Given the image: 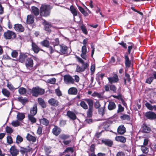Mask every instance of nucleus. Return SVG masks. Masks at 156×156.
Returning a JSON list of instances; mask_svg holds the SVG:
<instances>
[{
    "mask_svg": "<svg viewBox=\"0 0 156 156\" xmlns=\"http://www.w3.org/2000/svg\"><path fill=\"white\" fill-rule=\"evenodd\" d=\"M52 7L49 5H42L40 8V15L47 17L50 16Z\"/></svg>",
    "mask_w": 156,
    "mask_h": 156,
    "instance_id": "obj_1",
    "label": "nucleus"
},
{
    "mask_svg": "<svg viewBox=\"0 0 156 156\" xmlns=\"http://www.w3.org/2000/svg\"><path fill=\"white\" fill-rule=\"evenodd\" d=\"M128 44H131V45L128 46V48L127 51L126 52L124 55V58L125 59V65L126 67H129L130 66L131 64V62L129 60V55L130 54L132 49L134 48V45L133 44L131 43L128 42Z\"/></svg>",
    "mask_w": 156,
    "mask_h": 156,
    "instance_id": "obj_2",
    "label": "nucleus"
},
{
    "mask_svg": "<svg viewBox=\"0 0 156 156\" xmlns=\"http://www.w3.org/2000/svg\"><path fill=\"white\" fill-rule=\"evenodd\" d=\"M83 100L87 103L89 106V108L87 112V116L88 118L91 117L94 111V101L90 98H85Z\"/></svg>",
    "mask_w": 156,
    "mask_h": 156,
    "instance_id": "obj_3",
    "label": "nucleus"
},
{
    "mask_svg": "<svg viewBox=\"0 0 156 156\" xmlns=\"http://www.w3.org/2000/svg\"><path fill=\"white\" fill-rule=\"evenodd\" d=\"M32 95L35 97H37L39 95H42L44 94V89L40 88L38 87H33L32 89H29Z\"/></svg>",
    "mask_w": 156,
    "mask_h": 156,
    "instance_id": "obj_4",
    "label": "nucleus"
},
{
    "mask_svg": "<svg viewBox=\"0 0 156 156\" xmlns=\"http://www.w3.org/2000/svg\"><path fill=\"white\" fill-rule=\"evenodd\" d=\"M4 38L7 40H13L16 38V33L12 31L7 30L4 34Z\"/></svg>",
    "mask_w": 156,
    "mask_h": 156,
    "instance_id": "obj_5",
    "label": "nucleus"
},
{
    "mask_svg": "<svg viewBox=\"0 0 156 156\" xmlns=\"http://www.w3.org/2000/svg\"><path fill=\"white\" fill-rule=\"evenodd\" d=\"M34 151V149L30 147V146H27V148L20 147L19 152L22 156H24V155L27 156L28 153L31 152L32 153Z\"/></svg>",
    "mask_w": 156,
    "mask_h": 156,
    "instance_id": "obj_6",
    "label": "nucleus"
},
{
    "mask_svg": "<svg viewBox=\"0 0 156 156\" xmlns=\"http://www.w3.org/2000/svg\"><path fill=\"white\" fill-rule=\"evenodd\" d=\"M70 136L68 134H62L60 135L59 138L62 140L63 143L65 145H67L69 144L72 141L71 139H69Z\"/></svg>",
    "mask_w": 156,
    "mask_h": 156,
    "instance_id": "obj_7",
    "label": "nucleus"
},
{
    "mask_svg": "<svg viewBox=\"0 0 156 156\" xmlns=\"http://www.w3.org/2000/svg\"><path fill=\"white\" fill-rule=\"evenodd\" d=\"M63 80L64 82L65 83L73 84L75 82V80L69 75H65L63 76Z\"/></svg>",
    "mask_w": 156,
    "mask_h": 156,
    "instance_id": "obj_8",
    "label": "nucleus"
},
{
    "mask_svg": "<svg viewBox=\"0 0 156 156\" xmlns=\"http://www.w3.org/2000/svg\"><path fill=\"white\" fill-rule=\"evenodd\" d=\"M144 116L147 119L150 120L156 119V114L153 112L149 111L145 113Z\"/></svg>",
    "mask_w": 156,
    "mask_h": 156,
    "instance_id": "obj_9",
    "label": "nucleus"
},
{
    "mask_svg": "<svg viewBox=\"0 0 156 156\" xmlns=\"http://www.w3.org/2000/svg\"><path fill=\"white\" fill-rule=\"evenodd\" d=\"M28 58L27 53L21 52L20 54L18 61L22 63H25Z\"/></svg>",
    "mask_w": 156,
    "mask_h": 156,
    "instance_id": "obj_10",
    "label": "nucleus"
},
{
    "mask_svg": "<svg viewBox=\"0 0 156 156\" xmlns=\"http://www.w3.org/2000/svg\"><path fill=\"white\" fill-rule=\"evenodd\" d=\"M109 82L111 84H112L113 83H117L119 80L118 76L116 74H113L112 77H109L108 78Z\"/></svg>",
    "mask_w": 156,
    "mask_h": 156,
    "instance_id": "obj_11",
    "label": "nucleus"
},
{
    "mask_svg": "<svg viewBox=\"0 0 156 156\" xmlns=\"http://www.w3.org/2000/svg\"><path fill=\"white\" fill-rule=\"evenodd\" d=\"M9 152L12 156H17L19 154V151L15 145L12 146L9 149Z\"/></svg>",
    "mask_w": 156,
    "mask_h": 156,
    "instance_id": "obj_12",
    "label": "nucleus"
},
{
    "mask_svg": "<svg viewBox=\"0 0 156 156\" xmlns=\"http://www.w3.org/2000/svg\"><path fill=\"white\" fill-rule=\"evenodd\" d=\"M42 24L44 26V29L45 31L49 33L51 32V30L50 29V27H52V25L51 23L44 20V21L42 23Z\"/></svg>",
    "mask_w": 156,
    "mask_h": 156,
    "instance_id": "obj_13",
    "label": "nucleus"
},
{
    "mask_svg": "<svg viewBox=\"0 0 156 156\" xmlns=\"http://www.w3.org/2000/svg\"><path fill=\"white\" fill-rule=\"evenodd\" d=\"M54 127L52 129V132L53 135L56 136L59 135L61 132V129L58 126L54 125Z\"/></svg>",
    "mask_w": 156,
    "mask_h": 156,
    "instance_id": "obj_14",
    "label": "nucleus"
},
{
    "mask_svg": "<svg viewBox=\"0 0 156 156\" xmlns=\"http://www.w3.org/2000/svg\"><path fill=\"white\" fill-rule=\"evenodd\" d=\"M66 115L70 119L74 120L77 119V116L75 113L69 110L67 111Z\"/></svg>",
    "mask_w": 156,
    "mask_h": 156,
    "instance_id": "obj_15",
    "label": "nucleus"
},
{
    "mask_svg": "<svg viewBox=\"0 0 156 156\" xmlns=\"http://www.w3.org/2000/svg\"><path fill=\"white\" fill-rule=\"evenodd\" d=\"M25 63L27 68H32L33 66V61L31 58L28 57Z\"/></svg>",
    "mask_w": 156,
    "mask_h": 156,
    "instance_id": "obj_16",
    "label": "nucleus"
},
{
    "mask_svg": "<svg viewBox=\"0 0 156 156\" xmlns=\"http://www.w3.org/2000/svg\"><path fill=\"white\" fill-rule=\"evenodd\" d=\"M14 29L16 31L19 32H23L24 30V27L21 24H15L14 26Z\"/></svg>",
    "mask_w": 156,
    "mask_h": 156,
    "instance_id": "obj_17",
    "label": "nucleus"
},
{
    "mask_svg": "<svg viewBox=\"0 0 156 156\" xmlns=\"http://www.w3.org/2000/svg\"><path fill=\"white\" fill-rule=\"evenodd\" d=\"M117 132L118 134H123L126 132V129L124 125L119 126L117 128Z\"/></svg>",
    "mask_w": 156,
    "mask_h": 156,
    "instance_id": "obj_18",
    "label": "nucleus"
},
{
    "mask_svg": "<svg viewBox=\"0 0 156 156\" xmlns=\"http://www.w3.org/2000/svg\"><path fill=\"white\" fill-rule=\"evenodd\" d=\"M31 47L32 50L33 51L34 53L37 54L40 51V48L35 43L32 42L31 43Z\"/></svg>",
    "mask_w": 156,
    "mask_h": 156,
    "instance_id": "obj_19",
    "label": "nucleus"
},
{
    "mask_svg": "<svg viewBox=\"0 0 156 156\" xmlns=\"http://www.w3.org/2000/svg\"><path fill=\"white\" fill-rule=\"evenodd\" d=\"M48 103L51 106L56 107L58 105V101L57 100L51 98L48 100Z\"/></svg>",
    "mask_w": 156,
    "mask_h": 156,
    "instance_id": "obj_20",
    "label": "nucleus"
},
{
    "mask_svg": "<svg viewBox=\"0 0 156 156\" xmlns=\"http://www.w3.org/2000/svg\"><path fill=\"white\" fill-rule=\"evenodd\" d=\"M142 132L144 133H148L151 131V128L147 126L145 123H144L142 126Z\"/></svg>",
    "mask_w": 156,
    "mask_h": 156,
    "instance_id": "obj_21",
    "label": "nucleus"
},
{
    "mask_svg": "<svg viewBox=\"0 0 156 156\" xmlns=\"http://www.w3.org/2000/svg\"><path fill=\"white\" fill-rule=\"evenodd\" d=\"M116 108V105L114 102L110 101L109 102L108 108L109 111L115 109Z\"/></svg>",
    "mask_w": 156,
    "mask_h": 156,
    "instance_id": "obj_22",
    "label": "nucleus"
},
{
    "mask_svg": "<svg viewBox=\"0 0 156 156\" xmlns=\"http://www.w3.org/2000/svg\"><path fill=\"white\" fill-rule=\"evenodd\" d=\"M34 16L32 15H28L27 16V23L30 24L33 23L34 22Z\"/></svg>",
    "mask_w": 156,
    "mask_h": 156,
    "instance_id": "obj_23",
    "label": "nucleus"
},
{
    "mask_svg": "<svg viewBox=\"0 0 156 156\" xmlns=\"http://www.w3.org/2000/svg\"><path fill=\"white\" fill-rule=\"evenodd\" d=\"M27 140L30 141L32 142H35L36 141V138L34 136H32L29 133H28L26 136Z\"/></svg>",
    "mask_w": 156,
    "mask_h": 156,
    "instance_id": "obj_24",
    "label": "nucleus"
},
{
    "mask_svg": "<svg viewBox=\"0 0 156 156\" xmlns=\"http://www.w3.org/2000/svg\"><path fill=\"white\" fill-rule=\"evenodd\" d=\"M101 143L109 147H111L113 144V141L111 140L108 139L102 140H101Z\"/></svg>",
    "mask_w": 156,
    "mask_h": 156,
    "instance_id": "obj_25",
    "label": "nucleus"
},
{
    "mask_svg": "<svg viewBox=\"0 0 156 156\" xmlns=\"http://www.w3.org/2000/svg\"><path fill=\"white\" fill-rule=\"evenodd\" d=\"M37 105H35L32 108L30 109V113L28 115H35L37 113Z\"/></svg>",
    "mask_w": 156,
    "mask_h": 156,
    "instance_id": "obj_26",
    "label": "nucleus"
},
{
    "mask_svg": "<svg viewBox=\"0 0 156 156\" xmlns=\"http://www.w3.org/2000/svg\"><path fill=\"white\" fill-rule=\"evenodd\" d=\"M37 102L43 108L46 107L47 105L44 100L41 98H37Z\"/></svg>",
    "mask_w": 156,
    "mask_h": 156,
    "instance_id": "obj_27",
    "label": "nucleus"
},
{
    "mask_svg": "<svg viewBox=\"0 0 156 156\" xmlns=\"http://www.w3.org/2000/svg\"><path fill=\"white\" fill-rule=\"evenodd\" d=\"M60 47V51L63 54H66L68 52V47L64 44L59 45Z\"/></svg>",
    "mask_w": 156,
    "mask_h": 156,
    "instance_id": "obj_28",
    "label": "nucleus"
},
{
    "mask_svg": "<svg viewBox=\"0 0 156 156\" xmlns=\"http://www.w3.org/2000/svg\"><path fill=\"white\" fill-rule=\"evenodd\" d=\"M39 121L41 124H42L46 126H48L49 123V121L47 119L44 117H43L41 119H39Z\"/></svg>",
    "mask_w": 156,
    "mask_h": 156,
    "instance_id": "obj_29",
    "label": "nucleus"
},
{
    "mask_svg": "<svg viewBox=\"0 0 156 156\" xmlns=\"http://www.w3.org/2000/svg\"><path fill=\"white\" fill-rule=\"evenodd\" d=\"M69 10L73 14L74 17L77 15L78 12L76 8L73 5L70 6Z\"/></svg>",
    "mask_w": 156,
    "mask_h": 156,
    "instance_id": "obj_30",
    "label": "nucleus"
},
{
    "mask_svg": "<svg viewBox=\"0 0 156 156\" xmlns=\"http://www.w3.org/2000/svg\"><path fill=\"white\" fill-rule=\"evenodd\" d=\"M116 141L122 143H125L126 141V137L123 136H117L115 137Z\"/></svg>",
    "mask_w": 156,
    "mask_h": 156,
    "instance_id": "obj_31",
    "label": "nucleus"
},
{
    "mask_svg": "<svg viewBox=\"0 0 156 156\" xmlns=\"http://www.w3.org/2000/svg\"><path fill=\"white\" fill-rule=\"evenodd\" d=\"M78 91L76 88L75 87H71L68 90V93L71 95H76L77 94Z\"/></svg>",
    "mask_w": 156,
    "mask_h": 156,
    "instance_id": "obj_32",
    "label": "nucleus"
},
{
    "mask_svg": "<svg viewBox=\"0 0 156 156\" xmlns=\"http://www.w3.org/2000/svg\"><path fill=\"white\" fill-rule=\"evenodd\" d=\"M32 12L35 16H37L40 13V11L39 9L34 6H33L31 7Z\"/></svg>",
    "mask_w": 156,
    "mask_h": 156,
    "instance_id": "obj_33",
    "label": "nucleus"
},
{
    "mask_svg": "<svg viewBox=\"0 0 156 156\" xmlns=\"http://www.w3.org/2000/svg\"><path fill=\"white\" fill-rule=\"evenodd\" d=\"M2 93L4 96L7 97H9L11 95L10 91L5 88H3L2 89Z\"/></svg>",
    "mask_w": 156,
    "mask_h": 156,
    "instance_id": "obj_34",
    "label": "nucleus"
},
{
    "mask_svg": "<svg viewBox=\"0 0 156 156\" xmlns=\"http://www.w3.org/2000/svg\"><path fill=\"white\" fill-rule=\"evenodd\" d=\"M34 116L31 115H28V120L31 122L32 124H33L37 122V119L34 117Z\"/></svg>",
    "mask_w": 156,
    "mask_h": 156,
    "instance_id": "obj_35",
    "label": "nucleus"
},
{
    "mask_svg": "<svg viewBox=\"0 0 156 156\" xmlns=\"http://www.w3.org/2000/svg\"><path fill=\"white\" fill-rule=\"evenodd\" d=\"M51 147H50L47 146H45L44 147V150L46 156H49V154L51 152Z\"/></svg>",
    "mask_w": 156,
    "mask_h": 156,
    "instance_id": "obj_36",
    "label": "nucleus"
},
{
    "mask_svg": "<svg viewBox=\"0 0 156 156\" xmlns=\"http://www.w3.org/2000/svg\"><path fill=\"white\" fill-rule=\"evenodd\" d=\"M25 118L24 113L18 112L17 115V118L18 120L21 121L23 120Z\"/></svg>",
    "mask_w": 156,
    "mask_h": 156,
    "instance_id": "obj_37",
    "label": "nucleus"
},
{
    "mask_svg": "<svg viewBox=\"0 0 156 156\" xmlns=\"http://www.w3.org/2000/svg\"><path fill=\"white\" fill-rule=\"evenodd\" d=\"M41 44L43 47L48 48L50 45L49 41L47 39H45L40 42Z\"/></svg>",
    "mask_w": 156,
    "mask_h": 156,
    "instance_id": "obj_38",
    "label": "nucleus"
},
{
    "mask_svg": "<svg viewBox=\"0 0 156 156\" xmlns=\"http://www.w3.org/2000/svg\"><path fill=\"white\" fill-rule=\"evenodd\" d=\"M18 101L21 102L23 105H25L27 101L28 100L26 98H23L20 96L18 98Z\"/></svg>",
    "mask_w": 156,
    "mask_h": 156,
    "instance_id": "obj_39",
    "label": "nucleus"
},
{
    "mask_svg": "<svg viewBox=\"0 0 156 156\" xmlns=\"http://www.w3.org/2000/svg\"><path fill=\"white\" fill-rule=\"evenodd\" d=\"M145 105L147 108L149 110H152L154 109V111H156L155 108L154 107L156 106V105H154V106H152L148 102L146 103L145 104Z\"/></svg>",
    "mask_w": 156,
    "mask_h": 156,
    "instance_id": "obj_40",
    "label": "nucleus"
},
{
    "mask_svg": "<svg viewBox=\"0 0 156 156\" xmlns=\"http://www.w3.org/2000/svg\"><path fill=\"white\" fill-rule=\"evenodd\" d=\"M78 8L81 13L84 15L85 17L87 16L88 15V13L86 12L84 9L81 6H78Z\"/></svg>",
    "mask_w": 156,
    "mask_h": 156,
    "instance_id": "obj_41",
    "label": "nucleus"
},
{
    "mask_svg": "<svg viewBox=\"0 0 156 156\" xmlns=\"http://www.w3.org/2000/svg\"><path fill=\"white\" fill-rule=\"evenodd\" d=\"M120 119L122 120H126L129 121L130 120V116L126 114H123L120 117Z\"/></svg>",
    "mask_w": 156,
    "mask_h": 156,
    "instance_id": "obj_42",
    "label": "nucleus"
},
{
    "mask_svg": "<svg viewBox=\"0 0 156 156\" xmlns=\"http://www.w3.org/2000/svg\"><path fill=\"white\" fill-rule=\"evenodd\" d=\"M105 106L104 105V107H101L98 109V113L102 116H103L105 114Z\"/></svg>",
    "mask_w": 156,
    "mask_h": 156,
    "instance_id": "obj_43",
    "label": "nucleus"
},
{
    "mask_svg": "<svg viewBox=\"0 0 156 156\" xmlns=\"http://www.w3.org/2000/svg\"><path fill=\"white\" fill-rule=\"evenodd\" d=\"M18 92L20 94L24 95L26 94L27 90L25 88L23 87H21L19 89Z\"/></svg>",
    "mask_w": 156,
    "mask_h": 156,
    "instance_id": "obj_44",
    "label": "nucleus"
},
{
    "mask_svg": "<svg viewBox=\"0 0 156 156\" xmlns=\"http://www.w3.org/2000/svg\"><path fill=\"white\" fill-rule=\"evenodd\" d=\"M85 101H82L80 103V105L81 107L84 109H87L88 108V106L85 103Z\"/></svg>",
    "mask_w": 156,
    "mask_h": 156,
    "instance_id": "obj_45",
    "label": "nucleus"
},
{
    "mask_svg": "<svg viewBox=\"0 0 156 156\" xmlns=\"http://www.w3.org/2000/svg\"><path fill=\"white\" fill-rule=\"evenodd\" d=\"M141 149L143 153L144 154H147L149 152L148 149L145 146H141Z\"/></svg>",
    "mask_w": 156,
    "mask_h": 156,
    "instance_id": "obj_46",
    "label": "nucleus"
},
{
    "mask_svg": "<svg viewBox=\"0 0 156 156\" xmlns=\"http://www.w3.org/2000/svg\"><path fill=\"white\" fill-rule=\"evenodd\" d=\"M7 87L8 88V89L11 91L15 90L17 88H15L12 84L9 83H7Z\"/></svg>",
    "mask_w": 156,
    "mask_h": 156,
    "instance_id": "obj_47",
    "label": "nucleus"
},
{
    "mask_svg": "<svg viewBox=\"0 0 156 156\" xmlns=\"http://www.w3.org/2000/svg\"><path fill=\"white\" fill-rule=\"evenodd\" d=\"M11 55L12 57L16 58L18 55V53L16 50H12L11 53Z\"/></svg>",
    "mask_w": 156,
    "mask_h": 156,
    "instance_id": "obj_48",
    "label": "nucleus"
},
{
    "mask_svg": "<svg viewBox=\"0 0 156 156\" xmlns=\"http://www.w3.org/2000/svg\"><path fill=\"white\" fill-rule=\"evenodd\" d=\"M109 88L110 90L113 92L115 93L116 92L117 88L115 85L111 84L109 86Z\"/></svg>",
    "mask_w": 156,
    "mask_h": 156,
    "instance_id": "obj_49",
    "label": "nucleus"
},
{
    "mask_svg": "<svg viewBox=\"0 0 156 156\" xmlns=\"http://www.w3.org/2000/svg\"><path fill=\"white\" fill-rule=\"evenodd\" d=\"M23 138L20 136L19 135H17L16 141L17 144H19L23 142Z\"/></svg>",
    "mask_w": 156,
    "mask_h": 156,
    "instance_id": "obj_50",
    "label": "nucleus"
},
{
    "mask_svg": "<svg viewBox=\"0 0 156 156\" xmlns=\"http://www.w3.org/2000/svg\"><path fill=\"white\" fill-rule=\"evenodd\" d=\"M80 27L83 32L86 35L88 33L87 31L85 26L82 25L80 26Z\"/></svg>",
    "mask_w": 156,
    "mask_h": 156,
    "instance_id": "obj_51",
    "label": "nucleus"
},
{
    "mask_svg": "<svg viewBox=\"0 0 156 156\" xmlns=\"http://www.w3.org/2000/svg\"><path fill=\"white\" fill-rule=\"evenodd\" d=\"M154 79V77L152 76L150 77L147 79L145 83L148 84H151Z\"/></svg>",
    "mask_w": 156,
    "mask_h": 156,
    "instance_id": "obj_52",
    "label": "nucleus"
},
{
    "mask_svg": "<svg viewBox=\"0 0 156 156\" xmlns=\"http://www.w3.org/2000/svg\"><path fill=\"white\" fill-rule=\"evenodd\" d=\"M118 109L117 112V113H119L124 111V108L121 104H119L118 105Z\"/></svg>",
    "mask_w": 156,
    "mask_h": 156,
    "instance_id": "obj_53",
    "label": "nucleus"
},
{
    "mask_svg": "<svg viewBox=\"0 0 156 156\" xmlns=\"http://www.w3.org/2000/svg\"><path fill=\"white\" fill-rule=\"evenodd\" d=\"M92 96L93 97H97L99 98H102L101 93H98L96 92H94L92 94Z\"/></svg>",
    "mask_w": 156,
    "mask_h": 156,
    "instance_id": "obj_54",
    "label": "nucleus"
},
{
    "mask_svg": "<svg viewBox=\"0 0 156 156\" xmlns=\"http://www.w3.org/2000/svg\"><path fill=\"white\" fill-rule=\"evenodd\" d=\"M7 141L8 143L10 144L13 143L12 139V137L10 136H8L7 137Z\"/></svg>",
    "mask_w": 156,
    "mask_h": 156,
    "instance_id": "obj_55",
    "label": "nucleus"
},
{
    "mask_svg": "<svg viewBox=\"0 0 156 156\" xmlns=\"http://www.w3.org/2000/svg\"><path fill=\"white\" fill-rule=\"evenodd\" d=\"M55 82L56 79L54 78L50 79L47 80V82L50 84H54Z\"/></svg>",
    "mask_w": 156,
    "mask_h": 156,
    "instance_id": "obj_56",
    "label": "nucleus"
},
{
    "mask_svg": "<svg viewBox=\"0 0 156 156\" xmlns=\"http://www.w3.org/2000/svg\"><path fill=\"white\" fill-rule=\"evenodd\" d=\"M54 46H58L59 45V41L58 38H56L54 40V41L52 42Z\"/></svg>",
    "mask_w": 156,
    "mask_h": 156,
    "instance_id": "obj_57",
    "label": "nucleus"
},
{
    "mask_svg": "<svg viewBox=\"0 0 156 156\" xmlns=\"http://www.w3.org/2000/svg\"><path fill=\"white\" fill-rule=\"evenodd\" d=\"M19 120H16V121H13L12 122L11 124L14 126H18L20 125V122L18 121Z\"/></svg>",
    "mask_w": 156,
    "mask_h": 156,
    "instance_id": "obj_58",
    "label": "nucleus"
},
{
    "mask_svg": "<svg viewBox=\"0 0 156 156\" xmlns=\"http://www.w3.org/2000/svg\"><path fill=\"white\" fill-rule=\"evenodd\" d=\"M6 132L9 133H11L13 132L12 129L8 126H7L6 127Z\"/></svg>",
    "mask_w": 156,
    "mask_h": 156,
    "instance_id": "obj_59",
    "label": "nucleus"
},
{
    "mask_svg": "<svg viewBox=\"0 0 156 156\" xmlns=\"http://www.w3.org/2000/svg\"><path fill=\"white\" fill-rule=\"evenodd\" d=\"M94 108L96 109H99L101 106V104L99 101H96L94 104Z\"/></svg>",
    "mask_w": 156,
    "mask_h": 156,
    "instance_id": "obj_60",
    "label": "nucleus"
},
{
    "mask_svg": "<svg viewBox=\"0 0 156 156\" xmlns=\"http://www.w3.org/2000/svg\"><path fill=\"white\" fill-rule=\"evenodd\" d=\"M118 44L121 45V46L125 49L127 48V45L126 43H125L123 41H122L121 42H119Z\"/></svg>",
    "mask_w": 156,
    "mask_h": 156,
    "instance_id": "obj_61",
    "label": "nucleus"
},
{
    "mask_svg": "<svg viewBox=\"0 0 156 156\" xmlns=\"http://www.w3.org/2000/svg\"><path fill=\"white\" fill-rule=\"evenodd\" d=\"M112 96L114 98H116L118 100H121L122 98V95L121 94H119L118 95H113Z\"/></svg>",
    "mask_w": 156,
    "mask_h": 156,
    "instance_id": "obj_62",
    "label": "nucleus"
},
{
    "mask_svg": "<svg viewBox=\"0 0 156 156\" xmlns=\"http://www.w3.org/2000/svg\"><path fill=\"white\" fill-rule=\"evenodd\" d=\"M42 127L41 126H38L37 131V133L39 135L42 134Z\"/></svg>",
    "mask_w": 156,
    "mask_h": 156,
    "instance_id": "obj_63",
    "label": "nucleus"
},
{
    "mask_svg": "<svg viewBox=\"0 0 156 156\" xmlns=\"http://www.w3.org/2000/svg\"><path fill=\"white\" fill-rule=\"evenodd\" d=\"M84 70L82 67H80L79 66L77 65V68L76 69V71L78 72H83Z\"/></svg>",
    "mask_w": 156,
    "mask_h": 156,
    "instance_id": "obj_64",
    "label": "nucleus"
}]
</instances>
